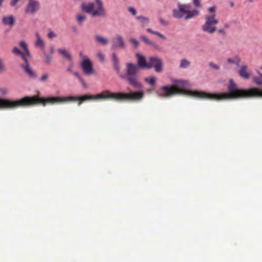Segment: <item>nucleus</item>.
Wrapping results in <instances>:
<instances>
[{"label": "nucleus", "instance_id": "nucleus-44", "mask_svg": "<svg viewBox=\"0 0 262 262\" xmlns=\"http://www.w3.org/2000/svg\"><path fill=\"white\" fill-rule=\"evenodd\" d=\"M158 36L160 38H161V39H163V40H165L166 39V37L164 35L161 34V33H159V34H158Z\"/></svg>", "mask_w": 262, "mask_h": 262}, {"label": "nucleus", "instance_id": "nucleus-7", "mask_svg": "<svg viewBox=\"0 0 262 262\" xmlns=\"http://www.w3.org/2000/svg\"><path fill=\"white\" fill-rule=\"evenodd\" d=\"M154 68L157 72H161L162 70V61L157 57H150L148 60L147 69Z\"/></svg>", "mask_w": 262, "mask_h": 262}, {"label": "nucleus", "instance_id": "nucleus-8", "mask_svg": "<svg viewBox=\"0 0 262 262\" xmlns=\"http://www.w3.org/2000/svg\"><path fill=\"white\" fill-rule=\"evenodd\" d=\"M40 5L39 2L36 0H29L25 10L26 13L33 15L37 13L40 9Z\"/></svg>", "mask_w": 262, "mask_h": 262}, {"label": "nucleus", "instance_id": "nucleus-34", "mask_svg": "<svg viewBox=\"0 0 262 262\" xmlns=\"http://www.w3.org/2000/svg\"><path fill=\"white\" fill-rule=\"evenodd\" d=\"M79 57H80L81 61H84L85 60L90 59L88 56L84 55L82 52H80L79 53Z\"/></svg>", "mask_w": 262, "mask_h": 262}, {"label": "nucleus", "instance_id": "nucleus-11", "mask_svg": "<svg viewBox=\"0 0 262 262\" xmlns=\"http://www.w3.org/2000/svg\"><path fill=\"white\" fill-rule=\"evenodd\" d=\"M136 57L137 62V66L139 68L147 69L148 61L146 60L145 57L142 54L137 53L136 54Z\"/></svg>", "mask_w": 262, "mask_h": 262}, {"label": "nucleus", "instance_id": "nucleus-15", "mask_svg": "<svg viewBox=\"0 0 262 262\" xmlns=\"http://www.w3.org/2000/svg\"><path fill=\"white\" fill-rule=\"evenodd\" d=\"M238 73L239 76L243 79H247L250 77V74L248 72V66L246 64L242 65Z\"/></svg>", "mask_w": 262, "mask_h": 262}, {"label": "nucleus", "instance_id": "nucleus-37", "mask_svg": "<svg viewBox=\"0 0 262 262\" xmlns=\"http://www.w3.org/2000/svg\"><path fill=\"white\" fill-rule=\"evenodd\" d=\"M128 10L133 15H134V16L136 15V14L137 13V11H136V9L134 8L130 7H129L128 8Z\"/></svg>", "mask_w": 262, "mask_h": 262}, {"label": "nucleus", "instance_id": "nucleus-32", "mask_svg": "<svg viewBox=\"0 0 262 262\" xmlns=\"http://www.w3.org/2000/svg\"><path fill=\"white\" fill-rule=\"evenodd\" d=\"M141 38L148 45H152V41L150 40L147 37L144 36H142L141 37Z\"/></svg>", "mask_w": 262, "mask_h": 262}, {"label": "nucleus", "instance_id": "nucleus-19", "mask_svg": "<svg viewBox=\"0 0 262 262\" xmlns=\"http://www.w3.org/2000/svg\"><path fill=\"white\" fill-rule=\"evenodd\" d=\"M12 52L16 55L20 56L24 61H26L27 59L30 58L27 55H25V53L21 52L16 47L13 48Z\"/></svg>", "mask_w": 262, "mask_h": 262}, {"label": "nucleus", "instance_id": "nucleus-49", "mask_svg": "<svg viewBox=\"0 0 262 262\" xmlns=\"http://www.w3.org/2000/svg\"><path fill=\"white\" fill-rule=\"evenodd\" d=\"M159 33H160V32H159L155 31H154L153 34H154V35H156L158 36V34H159Z\"/></svg>", "mask_w": 262, "mask_h": 262}, {"label": "nucleus", "instance_id": "nucleus-5", "mask_svg": "<svg viewBox=\"0 0 262 262\" xmlns=\"http://www.w3.org/2000/svg\"><path fill=\"white\" fill-rule=\"evenodd\" d=\"M139 67L133 63H127L126 64V74L122 76V77L126 78L129 83L136 88L141 87V84L137 81L136 79V73Z\"/></svg>", "mask_w": 262, "mask_h": 262}, {"label": "nucleus", "instance_id": "nucleus-43", "mask_svg": "<svg viewBox=\"0 0 262 262\" xmlns=\"http://www.w3.org/2000/svg\"><path fill=\"white\" fill-rule=\"evenodd\" d=\"M193 2L194 6H195L196 7H201L200 0H193Z\"/></svg>", "mask_w": 262, "mask_h": 262}, {"label": "nucleus", "instance_id": "nucleus-2", "mask_svg": "<svg viewBox=\"0 0 262 262\" xmlns=\"http://www.w3.org/2000/svg\"><path fill=\"white\" fill-rule=\"evenodd\" d=\"M259 77H253V81L258 85H262V74L257 72ZM228 93H221V100L236 99L245 97H262V89L250 88L247 90L239 89L232 79L227 85Z\"/></svg>", "mask_w": 262, "mask_h": 262}, {"label": "nucleus", "instance_id": "nucleus-9", "mask_svg": "<svg viewBox=\"0 0 262 262\" xmlns=\"http://www.w3.org/2000/svg\"><path fill=\"white\" fill-rule=\"evenodd\" d=\"M112 49H125L126 45L124 39L122 36L119 34L116 35L112 40Z\"/></svg>", "mask_w": 262, "mask_h": 262}, {"label": "nucleus", "instance_id": "nucleus-16", "mask_svg": "<svg viewBox=\"0 0 262 262\" xmlns=\"http://www.w3.org/2000/svg\"><path fill=\"white\" fill-rule=\"evenodd\" d=\"M112 60L113 62V66L115 70L116 71L118 74L120 75V69L119 66V62L118 57L115 53L112 54Z\"/></svg>", "mask_w": 262, "mask_h": 262}, {"label": "nucleus", "instance_id": "nucleus-10", "mask_svg": "<svg viewBox=\"0 0 262 262\" xmlns=\"http://www.w3.org/2000/svg\"><path fill=\"white\" fill-rule=\"evenodd\" d=\"M80 65L84 74L90 75L94 73L93 62L90 59L81 61Z\"/></svg>", "mask_w": 262, "mask_h": 262}, {"label": "nucleus", "instance_id": "nucleus-1", "mask_svg": "<svg viewBox=\"0 0 262 262\" xmlns=\"http://www.w3.org/2000/svg\"><path fill=\"white\" fill-rule=\"evenodd\" d=\"M171 81L172 86H163L157 91L158 96L167 98L176 94H182L196 98L221 100V93L211 94L202 91L187 90L186 88L188 85V81L175 79H172Z\"/></svg>", "mask_w": 262, "mask_h": 262}, {"label": "nucleus", "instance_id": "nucleus-25", "mask_svg": "<svg viewBox=\"0 0 262 262\" xmlns=\"http://www.w3.org/2000/svg\"><path fill=\"white\" fill-rule=\"evenodd\" d=\"M190 61L186 59H183L180 61V68L185 69L188 68L190 65Z\"/></svg>", "mask_w": 262, "mask_h": 262}, {"label": "nucleus", "instance_id": "nucleus-20", "mask_svg": "<svg viewBox=\"0 0 262 262\" xmlns=\"http://www.w3.org/2000/svg\"><path fill=\"white\" fill-rule=\"evenodd\" d=\"M241 59L239 55H235L233 58H228L227 62L229 64H234L237 67H239Z\"/></svg>", "mask_w": 262, "mask_h": 262}, {"label": "nucleus", "instance_id": "nucleus-13", "mask_svg": "<svg viewBox=\"0 0 262 262\" xmlns=\"http://www.w3.org/2000/svg\"><path fill=\"white\" fill-rule=\"evenodd\" d=\"M2 22L4 25L12 28L15 24V18L12 14L5 16L2 18Z\"/></svg>", "mask_w": 262, "mask_h": 262}, {"label": "nucleus", "instance_id": "nucleus-26", "mask_svg": "<svg viewBox=\"0 0 262 262\" xmlns=\"http://www.w3.org/2000/svg\"><path fill=\"white\" fill-rule=\"evenodd\" d=\"M86 18V15L83 14H79L76 16V20L79 25H81Z\"/></svg>", "mask_w": 262, "mask_h": 262}, {"label": "nucleus", "instance_id": "nucleus-30", "mask_svg": "<svg viewBox=\"0 0 262 262\" xmlns=\"http://www.w3.org/2000/svg\"><path fill=\"white\" fill-rule=\"evenodd\" d=\"M129 42L133 45L135 48H137L139 45V41L134 38H130L129 39Z\"/></svg>", "mask_w": 262, "mask_h": 262}, {"label": "nucleus", "instance_id": "nucleus-41", "mask_svg": "<svg viewBox=\"0 0 262 262\" xmlns=\"http://www.w3.org/2000/svg\"><path fill=\"white\" fill-rule=\"evenodd\" d=\"M73 67H74L73 64L72 63H71V64L69 65V66L67 68V71H68L69 72H72Z\"/></svg>", "mask_w": 262, "mask_h": 262}, {"label": "nucleus", "instance_id": "nucleus-47", "mask_svg": "<svg viewBox=\"0 0 262 262\" xmlns=\"http://www.w3.org/2000/svg\"><path fill=\"white\" fill-rule=\"evenodd\" d=\"M50 52L51 54H53L54 52V48L53 47H50Z\"/></svg>", "mask_w": 262, "mask_h": 262}, {"label": "nucleus", "instance_id": "nucleus-33", "mask_svg": "<svg viewBox=\"0 0 262 262\" xmlns=\"http://www.w3.org/2000/svg\"><path fill=\"white\" fill-rule=\"evenodd\" d=\"M209 66L210 68H211L213 69L216 70H219L220 69V67L219 66H218L217 64H216L212 62H211L209 63Z\"/></svg>", "mask_w": 262, "mask_h": 262}, {"label": "nucleus", "instance_id": "nucleus-35", "mask_svg": "<svg viewBox=\"0 0 262 262\" xmlns=\"http://www.w3.org/2000/svg\"><path fill=\"white\" fill-rule=\"evenodd\" d=\"M57 37V35L53 31H50L48 34V37L50 39H52Z\"/></svg>", "mask_w": 262, "mask_h": 262}, {"label": "nucleus", "instance_id": "nucleus-21", "mask_svg": "<svg viewBox=\"0 0 262 262\" xmlns=\"http://www.w3.org/2000/svg\"><path fill=\"white\" fill-rule=\"evenodd\" d=\"M22 0H11L10 5L15 10H18L23 5Z\"/></svg>", "mask_w": 262, "mask_h": 262}, {"label": "nucleus", "instance_id": "nucleus-39", "mask_svg": "<svg viewBox=\"0 0 262 262\" xmlns=\"http://www.w3.org/2000/svg\"><path fill=\"white\" fill-rule=\"evenodd\" d=\"M151 46H152L155 49L158 50V51H161V48L159 47V46H158V45L157 44H155V43H154L152 42V45H150Z\"/></svg>", "mask_w": 262, "mask_h": 262}, {"label": "nucleus", "instance_id": "nucleus-4", "mask_svg": "<svg viewBox=\"0 0 262 262\" xmlns=\"http://www.w3.org/2000/svg\"><path fill=\"white\" fill-rule=\"evenodd\" d=\"M216 8L215 6L209 7L207 9L208 13L205 15V22L202 26L203 32L212 34L216 31V25L219 20L216 17Z\"/></svg>", "mask_w": 262, "mask_h": 262}, {"label": "nucleus", "instance_id": "nucleus-14", "mask_svg": "<svg viewBox=\"0 0 262 262\" xmlns=\"http://www.w3.org/2000/svg\"><path fill=\"white\" fill-rule=\"evenodd\" d=\"M28 59H27L26 61H24V63L21 65V68L24 70V72L30 77H35V72L32 70L29 66Z\"/></svg>", "mask_w": 262, "mask_h": 262}, {"label": "nucleus", "instance_id": "nucleus-12", "mask_svg": "<svg viewBox=\"0 0 262 262\" xmlns=\"http://www.w3.org/2000/svg\"><path fill=\"white\" fill-rule=\"evenodd\" d=\"M35 46L37 48H39L42 52H45V51L46 50V45L45 41H43V40L42 39L38 32H36L35 33Z\"/></svg>", "mask_w": 262, "mask_h": 262}, {"label": "nucleus", "instance_id": "nucleus-52", "mask_svg": "<svg viewBox=\"0 0 262 262\" xmlns=\"http://www.w3.org/2000/svg\"><path fill=\"white\" fill-rule=\"evenodd\" d=\"M225 26H226V27H228V25L227 24H226V25H225Z\"/></svg>", "mask_w": 262, "mask_h": 262}, {"label": "nucleus", "instance_id": "nucleus-36", "mask_svg": "<svg viewBox=\"0 0 262 262\" xmlns=\"http://www.w3.org/2000/svg\"><path fill=\"white\" fill-rule=\"evenodd\" d=\"M5 70V65L4 61L2 58H0V72Z\"/></svg>", "mask_w": 262, "mask_h": 262}, {"label": "nucleus", "instance_id": "nucleus-3", "mask_svg": "<svg viewBox=\"0 0 262 262\" xmlns=\"http://www.w3.org/2000/svg\"><path fill=\"white\" fill-rule=\"evenodd\" d=\"M81 9L92 17H104L106 15V10L102 0L83 2L81 5Z\"/></svg>", "mask_w": 262, "mask_h": 262}, {"label": "nucleus", "instance_id": "nucleus-54", "mask_svg": "<svg viewBox=\"0 0 262 262\" xmlns=\"http://www.w3.org/2000/svg\"><path fill=\"white\" fill-rule=\"evenodd\" d=\"M261 70H262V66L260 67Z\"/></svg>", "mask_w": 262, "mask_h": 262}, {"label": "nucleus", "instance_id": "nucleus-17", "mask_svg": "<svg viewBox=\"0 0 262 262\" xmlns=\"http://www.w3.org/2000/svg\"><path fill=\"white\" fill-rule=\"evenodd\" d=\"M199 11L196 9L190 10V8H187L185 19L188 20L197 16L199 15Z\"/></svg>", "mask_w": 262, "mask_h": 262}, {"label": "nucleus", "instance_id": "nucleus-50", "mask_svg": "<svg viewBox=\"0 0 262 262\" xmlns=\"http://www.w3.org/2000/svg\"><path fill=\"white\" fill-rule=\"evenodd\" d=\"M3 1H4V0H0V6H1L2 3V2H3Z\"/></svg>", "mask_w": 262, "mask_h": 262}, {"label": "nucleus", "instance_id": "nucleus-24", "mask_svg": "<svg viewBox=\"0 0 262 262\" xmlns=\"http://www.w3.org/2000/svg\"><path fill=\"white\" fill-rule=\"evenodd\" d=\"M136 18L143 25H146L149 22V19L148 17L143 16H137Z\"/></svg>", "mask_w": 262, "mask_h": 262}, {"label": "nucleus", "instance_id": "nucleus-51", "mask_svg": "<svg viewBox=\"0 0 262 262\" xmlns=\"http://www.w3.org/2000/svg\"><path fill=\"white\" fill-rule=\"evenodd\" d=\"M230 5H231V6H233V5H234V4H233V3H231Z\"/></svg>", "mask_w": 262, "mask_h": 262}, {"label": "nucleus", "instance_id": "nucleus-31", "mask_svg": "<svg viewBox=\"0 0 262 262\" xmlns=\"http://www.w3.org/2000/svg\"><path fill=\"white\" fill-rule=\"evenodd\" d=\"M8 92V89L7 88H0V96L6 95Z\"/></svg>", "mask_w": 262, "mask_h": 262}, {"label": "nucleus", "instance_id": "nucleus-28", "mask_svg": "<svg viewBox=\"0 0 262 262\" xmlns=\"http://www.w3.org/2000/svg\"><path fill=\"white\" fill-rule=\"evenodd\" d=\"M44 56L45 57V61L46 62L49 63L51 62L52 61V56L50 55L47 54L46 53V50L45 51V52H42Z\"/></svg>", "mask_w": 262, "mask_h": 262}, {"label": "nucleus", "instance_id": "nucleus-18", "mask_svg": "<svg viewBox=\"0 0 262 262\" xmlns=\"http://www.w3.org/2000/svg\"><path fill=\"white\" fill-rule=\"evenodd\" d=\"M95 39L98 43L102 46H106L109 42V40L107 38L100 35H96Z\"/></svg>", "mask_w": 262, "mask_h": 262}, {"label": "nucleus", "instance_id": "nucleus-22", "mask_svg": "<svg viewBox=\"0 0 262 262\" xmlns=\"http://www.w3.org/2000/svg\"><path fill=\"white\" fill-rule=\"evenodd\" d=\"M19 45L20 47L24 50V52L25 53V55H27L30 58L31 54L28 48L27 43L25 41L22 40L19 42Z\"/></svg>", "mask_w": 262, "mask_h": 262}, {"label": "nucleus", "instance_id": "nucleus-38", "mask_svg": "<svg viewBox=\"0 0 262 262\" xmlns=\"http://www.w3.org/2000/svg\"><path fill=\"white\" fill-rule=\"evenodd\" d=\"M74 75L79 79L80 82H83V79L81 77L80 74L77 72H74Z\"/></svg>", "mask_w": 262, "mask_h": 262}, {"label": "nucleus", "instance_id": "nucleus-6", "mask_svg": "<svg viewBox=\"0 0 262 262\" xmlns=\"http://www.w3.org/2000/svg\"><path fill=\"white\" fill-rule=\"evenodd\" d=\"M177 8H174L172 10V16L177 19H180L184 17V15H186L187 8H191V4H182L178 3Z\"/></svg>", "mask_w": 262, "mask_h": 262}, {"label": "nucleus", "instance_id": "nucleus-40", "mask_svg": "<svg viewBox=\"0 0 262 262\" xmlns=\"http://www.w3.org/2000/svg\"><path fill=\"white\" fill-rule=\"evenodd\" d=\"M159 21L162 25H164L165 26L168 25V22L167 21L165 20V19H164L163 18H160L159 19Z\"/></svg>", "mask_w": 262, "mask_h": 262}, {"label": "nucleus", "instance_id": "nucleus-48", "mask_svg": "<svg viewBox=\"0 0 262 262\" xmlns=\"http://www.w3.org/2000/svg\"><path fill=\"white\" fill-rule=\"evenodd\" d=\"M82 85L84 86V87H86V84L85 83L84 80H83V82H80Z\"/></svg>", "mask_w": 262, "mask_h": 262}, {"label": "nucleus", "instance_id": "nucleus-53", "mask_svg": "<svg viewBox=\"0 0 262 262\" xmlns=\"http://www.w3.org/2000/svg\"><path fill=\"white\" fill-rule=\"evenodd\" d=\"M250 2H253V0H249Z\"/></svg>", "mask_w": 262, "mask_h": 262}, {"label": "nucleus", "instance_id": "nucleus-23", "mask_svg": "<svg viewBox=\"0 0 262 262\" xmlns=\"http://www.w3.org/2000/svg\"><path fill=\"white\" fill-rule=\"evenodd\" d=\"M58 53L64 56L66 58H67L69 60H71L72 57L70 54L67 52V51L63 49H59L58 50Z\"/></svg>", "mask_w": 262, "mask_h": 262}, {"label": "nucleus", "instance_id": "nucleus-46", "mask_svg": "<svg viewBox=\"0 0 262 262\" xmlns=\"http://www.w3.org/2000/svg\"><path fill=\"white\" fill-rule=\"evenodd\" d=\"M218 31L221 34H224L225 33V30H224V29H220Z\"/></svg>", "mask_w": 262, "mask_h": 262}, {"label": "nucleus", "instance_id": "nucleus-27", "mask_svg": "<svg viewBox=\"0 0 262 262\" xmlns=\"http://www.w3.org/2000/svg\"><path fill=\"white\" fill-rule=\"evenodd\" d=\"M145 80L150 84L154 85L156 83V78L154 76L147 77L145 79Z\"/></svg>", "mask_w": 262, "mask_h": 262}, {"label": "nucleus", "instance_id": "nucleus-29", "mask_svg": "<svg viewBox=\"0 0 262 262\" xmlns=\"http://www.w3.org/2000/svg\"><path fill=\"white\" fill-rule=\"evenodd\" d=\"M96 56L98 59L101 62L103 61L105 59V55L101 51L97 52Z\"/></svg>", "mask_w": 262, "mask_h": 262}, {"label": "nucleus", "instance_id": "nucleus-42", "mask_svg": "<svg viewBox=\"0 0 262 262\" xmlns=\"http://www.w3.org/2000/svg\"><path fill=\"white\" fill-rule=\"evenodd\" d=\"M48 78V75L47 74H43L41 78H40V80L41 81H46Z\"/></svg>", "mask_w": 262, "mask_h": 262}, {"label": "nucleus", "instance_id": "nucleus-45", "mask_svg": "<svg viewBox=\"0 0 262 262\" xmlns=\"http://www.w3.org/2000/svg\"><path fill=\"white\" fill-rule=\"evenodd\" d=\"M147 31L149 33H150L153 34L154 31H153L151 28H147Z\"/></svg>", "mask_w": 262, "mask_h": 262}]
</instances>
